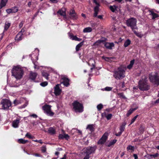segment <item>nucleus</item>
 Listing matches in <instances>:
<instances>
[{
  "label": "nucleus",
  "instance_id": "1a4fd4ad",
  "mask_svg": "<svg viewBox=\"0 0 159 159\" xmlns=\"http://www.w3.org/2000/svg\"><path fill=\"white\" fill-rule=\"evenodd\" d=\"M96 148V147L95 146L93 147H88L86 148H84V150L86 154L89 155L91 153L94 152Z\"/></svg>",
  "mask_w": 159,
  "mask_h": 159
},
{
  "label": "nucleus",
  "instance_id": "dca6fc26",
  "mask_svg": "<svg viewBox=\"0 0 159 159\" xmlns=\"http://www.w3.org/2000/svg\"><path fill=\"white\" fill-rule=\"evenodd\" d=\"M69 37L70 39L72 40H74L75 41H80L81 40V39L78 38L76 36L72 34L69 33H68Z\"/></svg>",
  "mask_w": 159,
  "mask_h": 159
},
{
  "label": "nucleus",
  "instance_id": "7c9ffc66",
  "mask_svg": "<svg viewBox=\"0 0 159 159\" xmlns=\"http://www.w3.org/2000/svg\"><path fill=\"white\" fill-rule=\"evenodd\" d=\"M84 41H82L78 44L76 47V51H78L79 50L80 48L83 45Z\"/></svg>",
  "mask_w": 159,
  "mask_h": 159
},
{
  "label": "nucleus",
  "instance_id": "a19ab883",
  "mask_svg": "<svg viewBox=\"0 0 159 159\" xmlns=\"http://www.w3.org/2000/svg\"><path fill=\"white\" fill-rule=\"evenodd\" d=\"M125 124H123L120 126V132L122 133V132L124 131V129H125Z\"/></svg>",
  "mask_w": 159,
  "mask_h": 159
},
{
  "label": "nucleus",
  "instance_id": "f8f14e48",
  "mask_svg": "<svg viewBox=\"0 0 159 159\" xmlns=\"http://www.w3.org/2000/svg\"><path fill=\"white\" fill-rule=\"evenodd\" d=\"M18 11V7L16 6H15L11 8H9L6 9V11L7 14H9L12 13H16Z\"/></svg>",
  "mask_w": 159,
  "mask_h": 159
},
{
  "label": "nucleus",
  "instance_id": "423d86ee",
  "mask_svg": "<svg viewBox=\"0 0 159 159\" xmlns=\"http://www.w3.org/2000/svg\"><path fill=\"white\" fill-rule=\"evenodd\" d=\"M51 107L52 106L51 105L45 104L42 107V108L44 113L50 116H53L54 114L51 110Z\"/></svg>",
  "mask_w": 159,
  "mask_h": 159
},
{
  "label": "nucleus",
  "instance_id": "37998d69",
  "mask_svg": "<svg viewBox=\"0 0 159 159\" xmlns=\"http://www.w3.org/2000/svg\"><path fill=\"white\" fill-rule=\"evenodd\" d=\"M103 105L101 104H100L97 106V108L98 111H100L103 108Z\"/></svg>",
  "mask_w": 159,
  "mask_h": 159
},
{
  "label": "nucleus",
  "instance_id": "09e8293b",
  "mask_svg": "<svg viewBox=\"0 0 159 159\" xmlns=\"http://www.w3.org/2000/svg\"><path fill=\"white\" fill-rule=\"evenodd\" d=\"M127 149L128 151H129L130 150H134V146H132L131 145H129L127 147Z\"/></svg>",
  "mask_w": 159,
  "mask_h": 159
},
{
  "label": "nucleus",
  "instance_id": "4be33fe9",
  "mask_svg": "<svg viewBox=\"0 0 159 159\" xmlns=\"http://www.w3.org/2000/svg\"><path fill=\"white\" fill-rule=\"evenodd\" d=\"M148 12L149 15L152 16V19H154L158 16L157 14L154 13L152 11L148 10Z\"/></svg>",
  "mask_w": 159,
  "mask_h": 159
},
{
  "label": "nucleus",
  "instance_id": "0e129e2a",
  "mask_svg": "<svg viewBox=\"0 0 159 159\" xmlns=\"http://www.w3.org/2000/svg\"><path fill=\"white\" fill-rule=\"evenodd\" d=\"M134 159H137L138 158V156L136 154H134L133 155Z\"/></svg>",
  "mask_w": 159,
  "mask_h": 159
},
{
  "label": "nucleus",
  "instance_id": "c9c22d12",
  "mask_svg": "<svg viewBox=\"0 0 159 159\" xmlns=\"http://www.w3.org/2000/svg\"><path fill=\"white\" fill-rule=\"evenodd\" d=\"M134 30H132L133 32H134V33L138 37L141 38H142L143 36V35L140 34L139 33L137 32L136 31L134 30Z\"/></svg>",
  "mask_w": 159,
  "mask_h": 159
},
{
  "label": "nucleus",
  "instance_id": "aec40b11",
  "mask_svg": "<svg viewBox=\"0 0 159 159\" xmlns=\"http://www.w3.org/2000/svg\"><path fill=\"white\" fill-rule=\"evenodd\" d=\"M105 46L107 49H111L114 46V44L113 43H106L105 44Z\"/></svg>",
  "mask_w": 159,
  "mask_h": 159
},
{
  "label": "nucleus",
  "instance_id": "c85d7f7f",
  "mask_svg": "<svg viewBox=\"0 0 159 159\" xmlns=\"http://www.w3.org/2000/svg\"><path fill=\"white\" fill-rule=\"evenodd\" d=\"M92 31V29L90 27H88L85 28L83 30V32L84 33H89L90 32Z\"/></svg>",
  "mask_w": 159,
  "mask_h": 159
},
{
  "label": "nucleus",
  "instance_id": "9d476101",
  "mask_svg": "<svg viewBox=\"0 0 159 159\" xmlns=\"http://www.w3.org/2000/svg\"><path fill=\"white\" fill-rule=\"evenodd\" d=\"M21 117H18L14 120L12 122V126L14 128H17L19 127V124L20 120Z\"/></svg>",
  "mask_w": 159,
  "mask_h": 159
},
{
  "label": "nucleus",
  "instance_id": "e433bc0d",
  "mask_svg": "<svg viewBox=\"0 0 159 159\" xmlns=\"http://www.w3.org/2000/svg\"><path fill=\"white\" fill-rule=\"evenodd\" d=\"M18 142L21 143L25 144L28 142L27 140H25L22 139H19L18 140Z\"/></svg>",
  "mask_w": 159,
  "mask_h": 159
},
{
  "label": "nucleus",
  "instance_id": "c03bdc74",
  "mask_svg": "<svg viewBox=\"0 0 159 159\" xmlns=\"http://www.w3.org/2000/svg\"><path fill=\"white\" fill-rule=\"evenodd\" d=\"M102 42V40H98L97 41V42H95L94 43V45L95 46H98Z\"/></svg>",
  "mask_w": 159,
  "mask_h": 159
},
{
  "label": "nucleus",
  "instance_id": "6ab92c4d",
  "mask_svg": "<svg viewBox=\"0 0 159 159\" xmlns=\"http://www.w3.org/2000/svg\"><path fill=\"white\" fill-rule=\"evenodd\" d=\"M37 76V74L35 72H31L30 74V78L32 80L34 81Z\"/></svg>",
  "mask_w": 159,
  "mask_h": 159
},
{
  "label": "nucleus",
  "instance_id": "a878e982",
  "mask_svg": "<svg viewBox=\"0 0 159 159\" xmlns=\"http://www.w3.org/2000/svg\"><path fill=\"white\" fill-rule=\"evenodd\" d=\"M57 14L63 16H66L65 10V8H62L59 10L57 12Z\"/></svg>",
  "mask_w": 159,
  "mask_h": 159
},
{
  "label": "nucleus",
  "instance_id": "7ed1b4c3",
  "mask_svg": "<svg viewBox=\"0 0 159 159\" xmlns=\"http://www.w3.org/2000/svg\"><path fill=\"white\" fill-rule=\"evenodd\" d=\"M147 78L145 75L142 76V79L139 81V88L142 91L148 90L149 88V86L147 83Z\"/></svg>",
  "mask_w": 159,
  "mask_h": 159
},
{
  "label": "nucleus",
  "instance_id": "4d7b16f0",
  "mask_svg": "<svg viewBox=\"0 0 159 159\" xmlns=\"http://www.w3.org/2000/svg\"><path fill=\"white\" fill-rule=\"evenodd\" d=\"M89 155L87 154L86 156L83 159H89Z\"/></svg>",
  "mask_w": 159,
  "mask_h": 159
},
{
  "label": "nucleus",
  "instance_id": "4c0bfd02",
  "mask_svg": "<svg viewBox=\"0 0 159 159\" xmlns=\"http://www.w3.org/2000/svg\"><path fill=\"white\" fill-rule=\"evenodd\" d=\"M113 89L112 87H106L102 89V90L103 91H109Z\"/></svg>",
  "mask_w": 159,
  "mask_h": 159
},
{
  "label": "nucleus",
  "instance_id": "f257e3e1",
  "mask_svg": "<svg viewBox=\"0 0 159 159\" xmlns=\"http://www.w3.org/2000/svg\"><path fill=\"white\" fill-rule=\"evenodd\" d=\"M24 71L20 66H14L11 70L12 76L17 80L21 79L23 75Z\"/></svg>",
  "mask_w": 159,
  "mask_h": 159
},
{
  "label": "nucleus",
  "instance_id": "f03ea898",
  "mask_svg": "<svg viewBox=\"0 0 159 159\" xmlns=\"http://www.w3.org/2000/svg\"><path fill=\"white\" fill-rule=\"evenodd\" d=\"M113 77L116 80H120L125 76V71L124 69L121 67L115 69L113 72Z\"/></svg>",
  "mask_w": 159,
  "mask_h": 159
},
{
  "label": "nucleus",
  "instance_id": "8fccbe9b",
  "mask_svg": "<svg viewBox=\"0 0 159 159\" xmlns=\"http://www.w3.org/2000/svg\"><path fill=\"white\" fill-rule=\"evenodd\" d=\"M42 151L43 152H45L46 151V148L45 147L43 146L42 148Z\"/></svg>",
  "mask_w": 159,
  "mask_h": 159
},
{
  "label": "nucleus",
  "instance_id": "412c9836",
  "mask_svg": "<svg viewBox=\"0 0 159 159\" xmlns=\"http://www.w3.org/2000/svg\"><path fill=\"white\" fill-rule=\"evenodd\" d=\"M110 9L112 12H115L118 11L119 10L118 7L115 5L110 6Z\"/></svg>",
  "mask_w": 159,
  "mask_h": 159
},
{
  "label": "nucleus",
  "instance_id": "5701e85b",
  "mask_svg": "<svg viewBox=\"0 0 159 159\" xmlns=\"http://www.w3.org/2000/svg\"><path fill=\"white\" fill-rule=\"evenodd\" d=\"M69 138V136L67 134H60L59 135V138L60 139H65L68 140Z\"/></svg>",
  "mask_w": 159,
  "mask_h": 159
},
{
  "label": "nucleus",
  "instance_id": "393cba45",
  "mask_svg": "<svg viewBox=\"0 0 159 159\" xmlns=\"http://www.w3.org/2000/svg\"><path fill=\"white\" fill-rule=\"evenodd\" d=\"M34 54V52H33L32 54H31L30 55V56L31 57V59L34 65V67L35 69L36 68V66L35 65V63L34 62V60H37L38 59L37 55H34V56H32V55H33Z\"/></svg>",
  "mask_w": 159,
  "mask_h": 159
},
{
  "label": "nucleus",
  "instance_id": "5fc2aeb1",
  "mask_svg": "<svg viewBox=\"0 0 159 159\" xmlns=\"http://www.w3.org/2000/svg\"><path fill=\"white\" fill-rule=\"evenodd\" d=\"M24 24V22L23 21H21L19 24V26L20 28H21L22 26H23Z\"/></svg>",
  "mask_w": 159,
  "mask_h": 159
},
{
  "label": "nucleus",
  "instance_id": "6e6d98bb",
  "mask_svg": "<svg viewBox=\"0 0 159 159\" xmlns=\"http://www.w3.org/2000/svg\"><path fill=\"white\" fill-rule=\"evenodd\" d=\"M50 1H51L52 3H57L59 1V0H49Z\"/></svg>",
  "mask_w": 159,
  "mask_h": 159
},
{
  "label": "nucleus",
  "instance_id": "9b49d317",
  "mask_svg": "<svg viewBox=\"0 0 159 159\" xmlns=\"http://www.w3.org/2000/svg\"><path fill=\"white\" fill-rule=\"evenodd\" d=\"M61 79L62 80L61 84L66 87H68L69 85V80L66 76H62Z\"/></svg>",
  "mask_w": 159,
  "mask_h": 159
},
{
  "label": "nucleus",
  "instance_id": "473e14b6",
  "mask_svg": "<svg viewBox=\"0 0 159 159\" xmlns=\"http://www.w3.org/2000/svg\"><path fill=\"white\" fill-rule=\"evenodd\" d=\"M137 108L130 109L127 112L126 116H129L134 111H135Z\"/></svg>",
  "mask_w": 159,
  "mask_h": 159
},
{
  "label": "nucleus",
  "instance_id": "e2e57ef3",
  "mask_svg": "<svg viewBox=\"0 0 159 159\" xmlns=\"http://www.w3.org/2000/svg\"><path fill=\"white\" fill-rule=\"evenodd\" d=\"M122 132H119V133H118L117 134H116V136H120V135H121V134H122Z\"/></svg>",
  "mask_w": 159,
  "mask_h": 159
},
{
  "label": "nucleus",
  "instance_id": "a18cd8bd",
  "mask_svg": "<svg viewBox=\"0 0 159 159\" xmlns=\"http://www.w3.org/2000/svg\"><path fill=\"white\" fill-rule=\"evenodd\" d=\"M48 84V83L46 81H45L40 83V85L43 87L46 86Z\"/></svg>",
  "mask_w": 159,
  "mask_h": 159
},
{
  "label": "nucleus",
  "instance_id": "680f3d73",
  "mask_svg": "<svg viewBox=\"0 0 159 159\" xmlns=\"http://www.w3.org/2000/svg\"><path fill=\"white\" fill-rule=\"evenodd\" d=\"M94 11V17H96L97 16V15L98 14V11Z\"/></svg>",
  "mask_w": 159,
  "mask_h": 159
},
{
  "label": "nucleus",
  "instance_id": "de8ad7c7",
  "mask_svg": "<svg viewBox=\"0 0 159 159\" xmlns=\"http://www.w3.org/2000/svg\"><path fill=\"white\" fill-rule=\"evenodd\" d=\"M112 116L111 114H109L106 116V117L107 120H109L111 118Z\"/></svg>",
  "mask_w": 159,
  "mask_h": 159
},
{
  "label": "nucleus",
  "instance_id": "13d9d810",
  "mask_svg": "<svg viewBox=\"0 0 159 159\" xmlns=\"http://www.w3.org/2000/svg\"><path fill=\"white\" fill-rule=\"evenodd\" d=\"M30 116L33 117L35 118H36L37 117V116L35 114H33Z\"/></svg>",
  "mask_w": 159,
  "mask_h": 159
},
{
  "label": "nucleus",
  "instance_id": "864d4df0",
  "mask_svg": "<svg viewBox=\"0 0 159 159\" xmlns=\"http://www.w3.org/2000/svg\"><path fill=\"white\" fill-rule=\"evenodd\" d=\"M33 141L34 142H35L39 143H40L41 144H42L43 143V142H42V141L41 140H33Z\"/></svg>",
  "mask_w": 159,
  "mask_h": 159
},
{
  "label": "nucleus",
  "instance_id": "ea45409f",
  "mask_svg": "<svg viewBox=\"0 0 159 159\" xmlns=\"http://www.w3.org/2000/svg\"><path fill=\"white\" fill-rule=\"evenodd\" d=\"M86 129H89L91 132L93 130V127L92 125H88Z\"/></svg>",
  "mask_w": 159,
  "mask_h": 159
},
{
  "label": "nucleus",
  "instance_id": "58836bf2",
  "mask_svg": "<svg viewBox=\"0 0 159 159\" xmlns=\"http://www.w3.org/2000/svg\"><path fill=\"white\" fill-rule=\"evenodd\" d=\"M42 75L44 76L47 80L48 79V76L49 75L48 74L47 72L43 71L42 73Z\"/></svg>",
  "mask_w": 159,
  "mask_h": 159
},
{
  "label": "nucleus",
  "instance_id": "a211bd4d",
  "mask_svg": "<svg viewBox=\"0 0 159 159\" xmlns=\"http://www.w3.org/2000/svg\"><path fill=\"white\" fill-rule=\"evenodd\" d=\"M88 63L89 66H93V67L91 68V70H92L93 68H95V61L93 59H90L89 60Z\"/></svg>",
  "mask_w": 159,
  "mask_h": 159
},
{
  "label": "nucleus",
  "instance_id": "2eb2a0df",
  "mask_svg": "<svg viewBox=\"0 0 159 159\" xmlns=\"http://www.w3.org/2000/svg\"><path fill=\"white\" fill-rule=\"evenodd\" d=\"M60 84H57L54 87V93L56 95H59L61 92V90L60 89Z\"/></svg>",
  "mask_w": 159,
  "mask_h": 159
},
{
  "label": "nucleus",
  "instance_id": "69168bd1",
  "mask_svg": "<svg viewBox=\"0 0 159 159\" xmlns=\"http://www.w3.org/2000/svg\"><path fill=\"white\" fill-rule=\"evenodd\" d=\"M93 2L94 3H95L97 5V6H99V4L96 0H93Z\"/></svg>",
  "mask_w": 159,
  "mask_h": 159
},
{
  "label": "nucleus",
  "instance_id": "f3484780",
  "mask_svg": "<svg viewBox=\"0 0 159 159\" xmlns=\"http://www.w3.org/2000/svg\"><path fill=\"white\" fill-rule=\"evenodd\" d=\"M69 15L72 19H76L78 18L74 10H72L70 11Z\"/></svg>",
  "mask_w": 159,
  "mask_h": 159
},
{
  "label": "nucleus",
  "instance_id": "603ef678",
  "mask_svg": "<svg viewBox=\"0 0 159 159\" xmlns=\"http://www.w3.org/2000/svg\"><path fill=\"white\" fill-rule=\"evenodd\" d=\"M17 100H15L14 101V104H15V105H17L20 103Z\"/></svg>",
  "mask_w": 159,
  "mask_h": 159
},
{
  "label": "nucleus",
  "instance_id": "774afa93",
  "mask_svg": "<svg viewBox=\"0 0 159 159\" xmlns=\"http://www.w3.org/2000/svg\"><path fill=\"white\" fill-rule=\"evenodd\" d=\"M66 155H64V157L60 158V159H66Z\"/></svg>",
  "mask_w": 159,
  "mask_h": 159
},
{
  "label": "nucleus",
  "instance_id": "39448f33",
  "mask_svg": "<svg viewBox=\"0 0 159 159\" xmlns=\"http://www.w3.org/2000/svg\"><path fill=\"white\" fill-rule=\"evenodd\" d=\"M137 20L134 18H131L126 20V25L128 26L131 27L132 30L134 29H138L136 25Z\"/></svg>",
  "mask_w": 159,
  "mask_h": 159
},
{
  "label": "nucleus",
  "instance_id": "0eeeda50",
  "mask_svg": "<svg viewBox=\"0 0 159 159\" xmlns=\"http://www.w3.org/2000/svg\"><path fill=\"white\" fill-rule=\"evenodd\" d=\"M149 79L151 82L154 84L159 85V76L156 73H151L149 74Z\"/></svg>",
  "mask_w": 159,
  "mask_h": 159
},
{
  "label": "nucleus",
  "instance_id": "b1692460",
  "mask_svg": "<svg viewBox=\"0 0 159 159\" xmlns=\"http://www.w3.org/2000/svg\"><path fill=\"white\" fill-rule=\"evenodd\" d=\"M8 2V0H1L0 3V9L5 6Z\"/></svg>",
  "mask_w": 159,
  "mask_h": 159
},
{
  "label": "nucleus",
  "instance_id": "4468645a",
  "mask_svg": "<svg viewBox=\"0 0 159 159\" xmlns=\"http://www.w3.org/2000/svg\"><path fill=\"white\" fill-rule=\"evenodd\" d=\"M24 31V30L22 29L17 34L15 38V40L19 41L21 40L22 39L23 33Z\"/></svg>",
  "mask_w": 159,
  "mask_h": 159
},
{
  "label": "nucleus",
  "instance_id": "052dcab7",
  "mask_svg": "<svg viewBox=\"0 0 159 159\" xmlns=\"http://www.w3.org/2000/svg\"><path fill=\"white\" fill-rule=\"evenodd\" d=\"M10 86L11 87H18V85H17V84H15V85H14V84H11L10 85Z\"/></svg>",
  "mask_w": 159,
  "mask_h": 159
},
{
  "label": "nucleus",
  "instance_id": "72a5a7b5",
  "mask_svg": "<svg viewBox=\"0 0 159 159\" xmlns=\"http://www.w3.org/2000/svg\"><path fill=\"white\" fill-rule=\"evenodd\" d=\"M11 25V23L8 22H6L5 23L4 26V30L6 31L9 27Z\"/></svg>",
  "mask_w": 159,
  "mask_h": 159
},
{
  "label": "nucleus",
  "instance_id": "49530a36",
  "mask_svg": "<svg viewBox=\"0 0 159 159\" xmlns=\"http://www.w3.org/2000/svg\"><path fill=\"white\" fill-rule=\"evenodd\" d=\"M25 137H26L30 139H33L34 138V137L33 136L31 135L30 134L28 133L26 134Z\"/></svg>",
  "mask_w": 159,
  "mask_h": 159
},
{
  "label": "nucleus",
  "instance_id": "cd10ccee",
  "mask_svg": "<svg viewBox=\"0 0 159 159\" xmlns=\"http://www.w3.org/2000/svg\"><path fill=\"white\" fill-rule=\"evenodd\" d=\"M49 133L51 134H53L55 133L56 131L55 129L52 127H50L48 129Z\"/></svg>",
  "mask_w": 159,
  "mask_h": 159
},
{
  "label": "nucleus",
  "instance_id": "3c124183",
  "mask_svg": "<svg viewBox=\"0 0 159 159\" xmlns=\"http://www.w3.org/2000/svg\"><path fill=\"white\" fill-rule=\"evenodd\" d=\"M99 6H97L94 8V11H99Z\"/></svg>",
  "mask_w": 159,
  "mask_h": 159
},
{
  "label": "nucleus",
  "instance_id": "ddd939ff",
  "mask_svg": "<svg viewBox=\"0 0 159 159\" xmlns=\"http://www.w3.org/2000/svg\"><path fill=\"white\" fill-rule=\"evenodd\" d=\"M107 134H105L102 136L101 139L99 140L98 143L99 144H104L106 141L107 139Z\"/></svg>",
  "mask_w": 159,
  "mask_h": 159
},
{
  "label": "nucleus",
  "instance_id": "79ce46f5",
  "mask_svg": "<svg viewBox=\"0 0 159 159\" xmlns=\"http://www.w3.org/2000/svg\"><path fill=\"white\" fill-rule=\"evenodd\" d=\"M138 116V115H137L133 118V119L131 120V122L130 124L129 125H131L133 123H134V121L135 120L136 118H137V117Z\"/></svg>",
  "mask_w": 159,
  "mask_h": 159
},
{
  "label": "nucleus",
  "instance_id": "6e6552de",
  "mask_svg": "<svg viewBox=\"0 0 159 159\" xmlns=\"http://www.w3.org/2000/svg\"><path fill=\"white\" fill-rule=\"evenodd\" d=\"M1 104L2 105V109L4 110L9 109L11 105L10 101L6 99H2L1 102Z\"/></svg>",
  "mask_w": 159,
  "mask_h": 159
},
{
  "label": "nucleus",
  "instance_id": "338daca9",
  "mask_svg": "<svg viewBox=\"0 0 159 159\" xmlns=\"http://www.w3.org/2000/svg\"><path fill=\"white\" fill-rule=\"evenodd\" d=\"M98 17L100 19H102V16L101 15H99L98 16Z\"/></svg>",
  "mask_w": 159,
  "mask_h": 159
},
{
  "label": "nucleus",
  "instance_id": "bf43d9fd",
  "mask_svg": "<svg viewBox=\"0 0 159 159\" xmlns=\"http://www.w3.org/2000/svg\"><path fill=\"white\" fill-rule=\"evenodd\" d=\"M34 155L36 156V157H42V156L39 154L36 153L35 154H34Z\"/></svg>",
  "mask_w": 159,
  "mask_h": 159
},
{
  "label": "nucleus",
  "instance_id": "f704fd0d",
  "mask_svg": "<svg viewBox=\"0 0 159 159\" xmlns=\"http://www.w3.org/2000/svg\"><path fill=\"white\" fill-rule=\"evenodd\" d=\"M134 60H133L130 61V64L128 66L127 68L130 69L132 68L134 63Z\"/></svg>",
  "mask_w": 159,
  "mask_h": 159
},
{
  "label": "nucleus",
  "instance_id": "bb28decb",
  "mask_svg": "<svg viewBox=\"0 0 159 159\" xmlns=\"http://www.w3.org/2000/svg\"><path fill=\"white\" fill-rule=\"evenodd\" d=\"M117 141V140L114 139L111 140L109 143H107L106 144V146L108 147H110L113 145Z\"/></svg>",
  "mask_w": 159,
  "mask_h": 159
},
{
  "label": "nucleus",
  "instance_id": "20e7f679",
  "mask_svg": "<svg viewBox=\"0 0 159 159\" xmlns=\"http://www.w3.org/2000/svg\"><path fill=\"white\" fill-rule=\"evenodd\" d=\"M73 109L76 112L81 113L84 111L83 105L77 101H75L72 103Z\"/></svg>",
  "mask_w": 159,
  "mask_h": 159
},
{
  "label": "nucleus",
  "instance_id": "2f4dec72",
  "mask_svg": "<svg viewBox=\"0 0 159 159\" xmlns=\"http://www.w3.org/2000/svg\"><path fill=\"white\" fill-rule=\"evenodd\" d=\"M159 155L158 153H156L155 154H149L148 155V158H155L157 157Z\"/></svg>",
  "mask_w": 159,
  "mask_h": 159
},
{
  "label": "nucleus",
  "instance_id": "c756f323",
  "mask_svg": "<svg viewBox=\"0 0 159 159\" xmlns=\"http://www.w3.org/2000/svg\"><path fill=\"white\" fill-rule=\"evenodd\" d=\"M130 43L131 41L129 39H127L125 42L124 46L125 47H127L130 44Z\"/></svg>",
  "mask_w": 159,
  "mask_h": 159
}]
</instances>
